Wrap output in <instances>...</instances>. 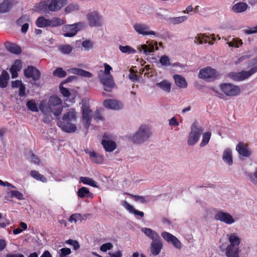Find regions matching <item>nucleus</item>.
Segmentation results:
<instances>
[{
  "instance_id": "10",
  "label": "nucleus",
  "mask_w": 257,
  "mask_h": 257,
  "mask_svg": "<svg viewBox=\"0 0 257 257\" xmlns=\"http://www.w3.org/2000/svg\"><path fill=\"white\" fill-rule=\"evenodd\" d=\"M24 76L27 78H32L34 81L40 79L41 72L37 68L33 66H28L24 71Z\"/></svg>"
},
{
  "instance_id": "30",
  "label": "nucleus",
  "mask_w": 257,
  "mask_h": 257,
  "mask_svg": "<svg viewBox=\"0 0 257 257\" xmlns=\"http://www.w3.org/2000/svg\"><path fill=\"white\" fill-rule=\"evenodd\" d=\"M13 5L12 0H5L0 4V13H5L9 12Z\"/></svg>"
},
{
  "instance_id": "9",
  "label": "nucleus",
  "mask_w": 257,
  "mask_h": 257,
  "mask_svg": "<svg viewBox=\"0 0 257 257\" xmlns=\"http://www.w3.org/2000/svg\"><path fill=\"white\" fill-rule=\"evenodd\" d=\"M103 139L101 141V145L106 152H111L116 148V144L115 142L109 140L111 138L107 133H104L102 136Z\"/></svg>"
},
{
  "instance_id": "20",
  "label": "nucleus",
  "mask_w": 257,
  "mask_h": 257,
  "mask_svg": "<svg viewBox=\"0 0 257 257\" xmlns=\"http://www.w3.org/2000/svg\"><path fill=\"white\" fill-rule=\"evenodd\" d=\"M142 231L144 232L146 236L152 240V241H155L161 239L159 234L155 230L150 228L144 227L142 228Z\"/></svg>"
},
{
  "instance_id": "16",
  "label": "nucleus",
  "mask_w": 257,
  "mask_h": 257,
  "mask_svg": "<svg viewBox=\"0 0 257 257\" xmlns=\"http://www.w3.org/2000/svg\"><path fill=\"white\" fill-rule=\"evenodd\" d=\"M236 150L239 155L244 157H248L251 154V151L248 149L247 144L239 142L236 147Z\"/></svg>"
},
{
  "instance_id": "56",
  "label": "nucleus",
  "mask_w": 257,
  "mask_h": 257,
  "mask_svg": "<svg viewBox=\"0 0 257 257\" xmlns=\"http://www.w3.org/2000/svg\"><path fill=\"white\" fill-rule=\"evenodd\" d=\"M28 197L29 196L27 194L26 195L25 194L24 195L22 193L17 191V199L23 200L24 203L26 204H27Z\"/></svg>"
},
{
  "instance_id": "43",
  "label": "nucleus",
  "mask_w": 257,
  "mask_h": 257,
  "mask_svg": "<svg viewBox=\"0 0 257 257\" xmlns=\"http://www.w3.org/2000/svg\"><path fill=\"white\" fill-rule=\"evenodd\" d=\"M125 194L130 196L136 202H140L142 203H147L148 202V200L146 197L139 195H135L128 193H125Z\"/></svg>"
},
{
  "instance_id": "32",
  "label": "nucleus",
  "mask_w": 257,
  "mask_h": 257,
  "mask_svg": "<svg viewBox=\"0 0 257 257\" xmlns=\"http://www.w3.org/2000/svg\"><path fill=\"white\" fill-rule=\"evenodd\" d=\"M247 5L243 2H239L232 7V10L235 13H242L246 10L247 9Z\"/></svg>"
},
{
  "instance_id": "22",
  "label": "nucleus",
  "mask_w": 257,
  "mask_h": 257,
  "mask_svg": "<svg viewBox=\"0 0 257 257\" xmlns=\"http://www.w3.org/2000/svg\"><path fill=\"white\" fill-rule=\"evenodd\" d=\"M229 244L227 246L231 247H239V245L241 242V238L237 235L236 233H230L227 234Z\"/></svg>"
},
{
  "instance_id": "47",
  "label": "nucleus",
  "mask_w": 257,
  "mask_h": 257,
  "mask_svg": "<svg viewBox=\"0 0 257 257\" xmlns=\"http://www.w3.org/2000/svg\"><path fill=\"white\" fill-rule=\"evenodd\" d=\"M6 49L10 52L16 54V45L10 42H6L5 44Z\"/></svg>"
},
{
  "instance_id": "49",
  "label": "nucleus",
  "mask_w": 257,
  "mask_h": 257,
  "mask_svg": "<svg viewBox=\"0 0 257 257\" xmlns=\"http://www.w3.org/2000/svg\"><path fill=\"white\" fill-rule=\"evenodd\" d=\"M26 105L28 109L32 111L37 112L38 111L37 105L33 100H30L27 101Z\"/></svg>"
},
{
  "instance_id": "19",
  "label": "nucleus",
  "mask_w": 257,
  "mask_h": 257,
  "mask_svg": "<svg viewBox=\"0 0 257 257\" xmlns=\"http://www.w3.org/2000/svg\"><path fill=\"white\" fill-rule=\"evenodd\" d=\"M163 246L161 239L155 241H152L151 243L150 250L152 254L157 255L160 253Z\"/></svg>"
},
{
  "instance_id": "28",
  "label": "nucleus",
  "mask_w": 257,
  "mask_h": 257,
  "mask_svg": "<svg viewBox=\"0 0 257 257\" xmlns=\"http://www.w3.org/2000/svg\"><path fill=\"white\" fill-rule=\"evenodd\" d=\"M77 195L81 198H83L85 196L90 198H92L93 197V193H91L88 188L85 187H82L78 189Z\"/></svg>"
},
{
  "instance_id": "14",
  "label": "nucleus",
  "mask_w": 257,
  "mask_h": 257,
  "mask_svg": "<svg viewBox=\"0 0 257 257\" xmlns=\"http://www.w3.org/2000/svg\"><path fill=\"white\" fill-rule=\"evenodd\" d=\"M161 236L168 242L171 243L177 248H181V243L179 240L174 235L168 232H163Z\"/></svg>"
},
{
  "instance_id": "58",
  "label": "nucleus",
  "mask_w": 257,
  "mask_h": 257,
  "mask_svg": "<svg viewBox=\"0 0 257 257\" xmlns=\"http://www.w3.org/2000/svg\"><path fill=\"white\" fill-rule=\"evenodd\" d=\"M113 247V245L111 243L108 242L103 244L100 246V249L102 251L105 252L107 250H110Z\"/></svg>"
},
{
  "instance_id": "38",
  "label": "nucleus",
  "mask_w": 257,
  "mask_h": 257,
  "mask_svg": "<svg viewBox=\"0 0 257 257\" xmlns=\"http://www.w3.org/2000/svg\"><path fill=\"white\" fill-rule=\"evenodd\" d=\"M156 85L167 92H170L171 91V84L166 80L157 83Z\"/></svg>"
},
{
  "instance_id": "11",
  "label": "nucleus",
  "mask_w": 257,
  "mask_h": 257,
  "mask_svg": "<svg viewBox=\"0 0 257 257\" xmlns=\"http://www.w3.org/2000/svg\"><path fill=\"white\" fill-rule=\"evenodd\" d=\"M135 30L139 34L143 36L145 35H156V33L150 30V27L144 24L136 23L133 26Z\"/></svg>"
},
{
  "instance_id": "23",
  "label": "nucleus",
  "mask_w": 257,
  "mask_h": 257,
  "mask_svg": "<svg viewBox=\"0 0 257 257\" xmlns=\"http://www.w3.org/2000/svg\"><path fill=\"white\" fill-rule=\"evenodd\" d=\"M121 205L130 213H134L136 215H139L141 217H144V213L143 212L135 209L133 206L126 201H122Z\"/></svg>"
},
{
  "instance_id": "3",
  "label": "nucleus",
  "mask_w": 257,
  "mask_h": 257,
  "mask_svg": "<svg viewBox=\"0 0 257 257\" xmlns=\"http://www.w3.org/2000/svg\"><path fill=\"white\" fill-rule=\"evenodd\" d=\"M221 91L227 96L234 97L241 93L239 86L230 83H223L219 85Z\"/></svg>"
},
{
  "instance_id": "42",
  "label": "nucleus",
  "mask_w": 257,
  "mask_h": 257,
  "mask_svg": "<svg viewBox=\"0 0 257 257\" xmlns=\"http://www.w3.org/2000/svg\"><path fill=\"white\" fill-rule=\"evenodd\" d=\"M58 50L62 53L64 54H68L72 51V47L70 45H62L58 47Z\"/></svg>"
},
{
  "instance_id": "24",
  "label": "nucleus",
  "mask_w": 257,
  "mask_h": 257,
  "mask_svg": "<svg viewBox=\"0 0 257 257\" xmlns=\"http://www.w3.org/2000/svg\"><path fill=\"white\" fill-rule=\"evenodd\" d=\"M240 250L239 247L227 246L225 250L226 257H239Z\"/></svg>"
},
{
  "instance_id": "35",
  "label": "nucleus",
  "mask_w": 257,
  "mask_h": 257,
  "mask_svg": "<svg viewBox=\"0 0 257 257\" xmlns=\"http://www.w3.org/2000/svg\"><path fill=\"white\" fill-rule=\"evenodd\" d=\"M30 176L37 181L45 183L47 181V178L42 174H40L38 171L32 170L30 172Z\"/></svg>"
},
{
  "instance_id": "59",
  "label": "nucleus",
  "mask_w": 257,
  "mask_h": 257,
  "mask_svg": "<svg viewBox=\"0 0 257 257\" xmlns=\"http://www.w3.org/2000/svg\"><path fill=\"white\" fill-rule=\"evenodd\" d=\"M186 19L187 18L185 16L173 18L172 19V23L175 24H179L185 21Z\"/></svg>"
},
{
  "instance_id": "25",
  "label": "nucleus",
  "mask_w": 257,
  "mask_h": 257,
  "mask_svg": "<svg viewBox=\"0 0 257 257\" xmlns=\"http://www.w3.org/2000/svg\"><path fill=\"white\" fill-rule=\"evenodd\" d=\"M76 119V112L74 109H72L67 113H65L62 119L58 118V120H62L65 121H75Z\"/></svg>"
},
{
  "instance_id": "54",
  "label": "nucleus",
  "mask_w": 257,
  "mask_h": 257,
  "mask_svg": "<svg viewBox=\"0 0 257 257\" xmlns=\"http://www.w3.org/2000/svg\"><path fill=\"white\" fill-rule=\"evenodd\" d=\"M82 46L85 50L88 51L92 48L93 43L90 40H85L82 43Z\"/></svg>"
},
{
  "instance_id": "51",
  "label": "nucleus",
  "mask_w": 257,
  "mask_h": 257,
  "mask_svg": "<svg viewBox=\"0 0 257 257\" xmlns=\"http://www.w3.org/2000/svg\"><path fill=\"white\" fill-rule=\"evenodd\" d=\"M82 219V216L80 214L75 213L72 214L69 218V221L71 222H77L78 221H81Z\"/></svg>"
},
{
  "instance_id": "53",
  "label": "nucleus",
  "mask_w": 257,
  "mask_h": 257,
  "mask_svg": "<svg viewBox=\"0 0 257 257\" xmlns=\"http://www.w3.org/2000/svg\"><path fill=\"white\" fill-rule=\"evenodd\" d=\"M79 9V6L76 4H71L68 6L65 9V12L67 13H71L73 11L78 10Z\"/></svg>"
},
{
  "instance_id": "41",
  "label": "nucleus",
  "mask_w": 257,
  "mask_h": 257,
  "mask_svg": "<svg viewBox=\"0 0 257 257\" xmlns=\"http://www.w3.org/2000/svg\"><path fill=\"white\" fill-rule=\"evenodd\" d=\"M119 49L122 53L127 54H135L137 52L135 49L128 45L124 46L119 45Z\"/></svg>"
},
{
  "instance_id": "45",
  "label": "nucleus",
  "mask_w": 257,
  "mask_h": 257,
  "mask_svg": "<svg viewBox=\"0 0 257 257\" xmlns=\"http://www.w3.org/2000/svg\"><path fill=\"white\" fill-rule=\"evenodd\" d=\"M53 75L54 76L62 78L66 76L67 73L61 67H58L53 72Z\"/></svg>"
},
{
  "instance_id": "33",
  "label": "nucleus",
  "mask_w": 257,
  "mask_h": 257,
  "mask_svg": "<svg viewBox=\"0 0 257 257\" xmlns=\"http://www.w3.org/2000/svg\"><path fill=\"white\" fill-rule=\"evenodd\" d=\"M64 24V21L63 19L57 17H53L51 19H49L48 27H56L62 26Z\"/></svg>"
},
{
  "instance_id": "29",
  "label": "nucleus",
  "mask_w": 257,
  "mask_h": 257,
  "mask_svg": "<svg viewBox=\"0 0 257 257\" xmlns=\"http://www.w3.org/2000/svg\"><path fill=\"white\" fill-rule=\"evenodd\" d=\"M222 159L228 165L230 166L232 164V152L230 149L227 148L224 150L222 155Z\"/></svg>"
},
{
  "instance_id": "2",
  "label": "nucleus",
  "mask_w": 257,
  "mask_h": 257,
  "mask_svg": "<svg viewBox=\"0 0 257 257\" xmlns=\"http://www.w3.org/2000/svg\"><path fill=\"white\" fill-rule=\"evenodd\" d=\"M152 133L149 126L141 125L135 135L132 138V141L136 144H141L146 141L151 136Z\"/></svg>"
},
{
  "instance_id": "64",
  "label": "nucleus",
  "mask_w": 257,
  "mask_h": 257,
  "mask_svg": "<svg viewBox=\"0 0 257 257\" xmlns=\"http://www.w3.org/2000/svg\"><path fill=\"white\" fill-rule=\"evenodd\" d=\"M249 180L251 182L255 183L256 181L255 178L257 179V168H255V171L253 174H250L248 175Z\"/></svg>"
},
{
  "instance_id": "21",
  "label": "nucleus",
  "mask_w": 257,
  "mask_h": 257,
  "mask_svg": "<svg viewBox=\"0 0 257 257\" xmlns=\"http://www.w3.org/2000/svg\"><path fill=\"white\" fill-rule=\"evenodd\" d=\"M91 110L87 108L83 109L82 121L84 126L86 129L88 128L91 123Z\"/></svg>"
},
{
  "instance_id": "7",
  "label": "nucleus",
  "mask_w": 257,
  "mask_h": 257,
  "mask_svg": "<svg viewBox=\"0 0 257 257\" xmlns=\"http://www.w3.org/2000/svg\"><path fill=\"white\" fill-rule=\"evenodd\" d=\"M86 18L90 27H99L102 25L101 17L96 11L89 12Z\"/></svg>"
},
{
  "instance_id": "44",
  "label": "nucleus",
  "mask_w": 257,
  "mask_h": 257,
  "mask_svg": "<svg viewBox=\"0 0 257 257\" xmlns=\"http://www.w3.org/2000/svg\"><path fill=\"white\" fill-rule=\"evenodd\" d=\"M228 46L230 47H235L239 48L240 46H241L243 43L241 39L239 38H233L232 40L227 43Z\"/></svg>"
},
{
  "instance_id": "36",
  "label": "nucleus",
  "mask_w": 257,
  "mask_h": 257,
  "mask_svg": "<svg viewBox=\"0 0 257 257\" xmlns=\"http://www.w3.org/2000/svg\"><path fill=\"white\" fill-rule=\"evenodd\" d=\"M79 179L80 182H82L84 184H87L95 188H99L97 183L92 178L86 177H80Z\"/></svg>"
},
{
  "instance_id": "39",
  "label": "nucleus",
  "mask_w": 257,
  "mask_h": 257,
  "mask_svg": "<svg viewBox=\"0 0 257 257\" xmlns=\"http://www.w3.org/2000/svg\"><path fill=\"white\" fill-rule=\"evenodd\" d=\"M194 42L198 44H202V43H209L210 44H212V43H211L209 40V38L206 36H204L203 34H198L197 36L195 37Z\"/></svg>"
},
{
  "instance_id": "8",
  "label": "nucleus",
  "mask_w": 257,
  "mask_h": 257,
  "mask_svg": "<svg viewBox=\"0 0 257 257\" xmlns=\"http://www.w3.org/2000/svg\"><path fill=\"white\" fill-rule=\"evenodd\" d=\"M217 77L216 70L207 66L201 69L198 74V77L203 79L213 80Z\"/></svg>"
},
{
  "instance_id": "6",
  "label": "nucleus",
  "mask_w": 257,
  "mask_h": 257,
  "mask_svg": "<svg viewBox=\"0 0 257 257\" xmlns=\"http://www.w3.org/2000/svg\"><path fill=\"white\" fill-rule=\"evenodd\" d=\"M98 76L100 81L103 85L104 90L111 92L114 86L112 75L105 76L103 71L101 70L99 71Z\"/></svg>"
},
{
  "instance_id": "40",
  "label": "nucleus",
  "mask_w": 257,
  "mask_h": 257,
  "mask_svg": "<svg viewBox=\"0 0 257 257\" xmlns=\"http://www.w3.org/2000/svg\"><path fill=\"white\" fill-rule=\"evenodd\" d=\"M49 19L43 16L39 17L36 21V25L39 28H45L48 27Z\"/></svg>"
},
{
  "instance_id": "13",
  "label": "nucleus",
  "mask_w": 257,
  "mask_h": 257,
  "mask_svg": "<svg viewBox=\"0 0 257 257\" xmlns=\"http://www.w3.org/2000/svg\"><path fill=\"white\" fill-rule=\"evenodd\" d=\"M72 122V121L57 120V124L65 132L71 133L75 132L77 130L76 125Z\"/></svg>"
},
{
  "instance_id": "27",
  "label": "nucleus",
  "mask_w": 257,
  "mask_h": 257,
  "mask_svg": "<svg viewBox=\"0 0 257 257\" xmlns=\"http://www.w3.org/2000/svg\"><path fill=\"white\" fill-rule=\"evenodd\" d=\"M176 85L180 88H185L187 87V83L184 77L181 75L175 74L173 76Z\"/></svg>"
},
{
  "instance_id": "18",
  "label": "nucleus",
  "mask_w": 257,
  "mask_h": 257,
  "mask_svg": "<svg viewBox=\"0 0 257 257\" xmlns=\"http://www.w3.org/2000/svg\"><path fill=\"white\" fill-rule=\"evenodd\" d=\"M103 104L105 107L109 109H119L122 107V104L120 102L111 99L104 100Z\"/></svg>"
},
{
  "instance_id": "12",
  "label": "nucleus",
  "mask_w": 257,
  "mask_h": 257,
  "mask_svg": "<svg viewBox=\"0 0 257 257\" xmlns=\"http://www.w3.org/2000/svg\"><path fill=\"white\" fill-rule=\"evenodd\" d=\"M214 219L227 224H231L234 222V219L230 214L222 211H219L215 214Z\"/></svg>"
},
{
  "instance_id": "52",
  "label": "nucleus",
  "mask_w": 257,
  "mask_h": 257,
  "mask_svg": "<svg viewBox=\"0 0 257 257\" xmlns=\"http://www.w3.org/2000/svg\"><path fill=\"white\" fill-rule=\"evenodd\" d=\"M59 89L60 93L64 97L68 98L70 96L71 93L68 88H66L60 85Z\"/></svg>"
},
{
  "instance_id": "60",
  "label": "nucleus",
  "mask_w": 257,
  "mask_h": 257,
  "mask_svg": "<svg viewBox=\"0 0 257 257\" xmlns=\"http://www.w3.org/2000/svg\"><path fill=\"white\" fill-rule=\"evenodd\" d=\"M10 71L13 78L16 77V60L14 61L13 64L10 69Z\"/></svg>"
},
{
  "instance_id": "61",
  "label": "nucleus",
  "mask_w": 257,
  "mask_h": 257,
  "mask_svg": "<svg viewBox=\"0 0 257 257\" xmlns=\"http://www.w3.org/2000/svg\"><path fill=\"white\" fill-rule=\"evenodd\" d=\"M20 225V227L17 228V234L21 233L24 230H26L28 228L27 224L24 222H21Z\"/></svg>"
},
{
  "instance_id": "63",
  "label": "nucleus",
  "mask_w": 257,
  "mask_h": 257,
  "mask_svg": "<svg viewBox=\"0 0 257 257\" xmlns=\"http://www.w3.org/2000/svg\"><path fill=\"white\" fill-rule=\"evenodd\" d=\"M104 71H103V72L104 73V74L105 76L111 75L110 74V70H111V69H112L111 67L106 63H105L104 64Z\"/></svg>"
},
{
  "instance_id": "37",
  "label": "nucleus",
  "mask_w": 257,
  "mask_h": 257,
  "mask_svg": "<svg viewBox=\"0 0 257 257\" xmlns=\"http://www.w3.org/2000/svg\"><path fill=\"white\" fill-rule=\"evenodd\" d=\"M71 72L84 77L89 78L92 76V74L90 72L77 68H72L71 69Z\"/></svg>"
},
{
  "instance_id": "26",
  "label": "nucleus",
  "mask_w": 257,
  "mask_h": 257,
  "mask_svg": "<svg viewBox=\"0 0 257 257\" xmlns=\"http://www.w3.org/2000/svg\"><path fill=\"white\" fill-rule=\"evenodd\" d=\"M89 158L91 161L96 164H102L103 162V157L102 155L95 153V152H88Z\"/></svg>"
},
{
  "instance_id": "62",
  "label": "nucleus",
  "mask_w": 257,
  "mask_h": 257,
  "mask_svg": "<svg viewBox=\"0 0 257 257\" xmlns=\"http://www.w3.org/2000/svg\"><path fill=\"white\" fill-rule=\"evenodd\" d=\"M31 162L36 165H39V163L40 162V159L38 157L36 156L33 153L31 152Z\"/></svg>"
},
{
  "instance_id": "15",
  "label": "nucleus",
  "mask_w": 257,
  "mask_h": 257,
  "mask_svg": "<svg viewBox=\"0 0 257 257\" xmlns=\"http://www.w3.org/2000/svg\"><path fill=\"white\" fill-rule=\"evenodd\" d=\"M66 0H52L50 2L48 1V10L51 12H55L60 10L66 4Z\"/></svg>"
},
{
  "instance_id": "31",
  "label": "nucleus",
  "mask_w": 257,
  "mask_h": 257,
  "mask_svg": "<svg viewBox=\"0 0 257 257\" xmlns=\"http://www.w3.org/2000/svg\"><path fill=\"white\" fill-rule=\"evenodd\" d=\"M48 1H44L36 4L35 6V11L38 12H49Z\"/></svg>"
},
{
  "instance_id": "48",
  "label": "nucleus",
  "mask_w": 257,
  "mask_h": 257,
  "mask_svg": "<svg viewBox=\"0 0 257 257\" xmlns=\"http://www.w3.org/2000/svg\"><path fill=\"white\" fill-rule=\"evenodd\" d=\"M211 137V133L209 132H206L203 134L202 140L200 144V147H202L206 146L209 142Z\"/></svg>"
},
{
  "instance_id": "5",
  "label": "nucleus",
  "mask_w": 257,
  "mask_h": 257,
  "mask_svg": "<svg viewBox=\"0 0 257 257\" xmlns=\"http://www.w3.org/2000/svg\"><path fill=\"white\" fill-rule=\"evenodd\" d=\"M48 106L52 112L56 116H59L63 110L62 101L57 96H52L48 101Z\"/></svg>"
},
{
  "instance_id": "50",
  "label": "nucleus",
  "mask_w": 257,
  "mask_h": 257,
  "mask_svg": "<svg viewBox=\"0 0 257 257\" xmlns=\"http://www.w3.org/2000/svg\"><path fill=\"white\" fill-rule=\"evenodd\" d=\"M159 62L162 66H169L171 65L170 59L169 57L166 55L161 56L160 58Z\"/></svg>"
},
{
  "instance_id": "4",
  "label": "nucleus",
  "mask_w": 257,
  "mask_h": 257,
  "mask_svg": "<svg viewBox=\"0 0 257 257\" xmlns=\"http://www.w3.org/2000/svg\"><path fill=\"white\" fill-rule=\"evenodd\" d=\"M257 72V65L251 68L248 71H241L238 72H230L228 76L235 81H241L249 78L250 76Z\"/></svg>"
},
{
  "instance_id": "17",
  "label": "nucleus",
  "mask_w": 257,
  "mask_h": 257,
  "mask_svg": "<svg viewBox=\"0 0 257 257\" xmlns=\"http://www.w3.org/2000/svg\"><path fill=\"white\" fill-rule=\"evenodd\" d=\"M62 31L64 32L63 35L64 37H72L77 34L78 30L77 29L76 25L73 24L63 26Z\"/></svg>"
},
{
  "instance_id": "55",
  "label": "nucleus",
  "mask_w": 257,
  "mask_h": 257,
  "mask_svg": "<svg viewBox=\"0 0 257 257\" xmlns=\"http://www.w3.org/2000/svg\"><path fill=\"white\" fill-rule=\"evenodd\" d=\"M66 242L67 244H69L73 246V248L75 250H77L80 247L79 242L77 240L69 239L67 240L66 241Z\"/></svg>"
},
{
  "instance_id": "1",
  "label": "nucleus",
  "mask_w": 257,
  "mask_h": 257,
  "mask_svg": "<svg viewBox=\"0 0 257 257\" xmlns=\"http://www.w3.org/2000/svg\"><path fill=\"white\" fill-rule=\"evenodd\" d=\"M203 132L201 126L198 125L197 121H195L192 124L191 132L187 140V144L189 146H194L199 141L201 135Z\"/></svg>"
},
{
  "instance_id": "57",
  "label": "nucleus",
  "mask_w": 257,
  "mask_h": 257,
  "mask_svg": "<svg viewBox=\"0 0 257 257\" xmlns=\"http://www.w3.org/2000/svg\"><path fill=\"white\" fill-rule=\"evenodd\" d=\"M60 251L59 257H67V255L70 254L71 252V249L67 247L61 248Z\"/></svg>"
},
{
  "instance_id": "34",
  "label": "nucleus",
  "mask_w": 257,
  "mask_h": 257,
  "mask_svg": "<svg viewBox=\"0 0 257 257\" xmlns=\"http://www.w3.org/2000/svg\"><path fill=\"white\" fill-rule=\"evenodd\" d=\"M10 78L8 72L4 70L0 75V87L5 88L7 86L8 81Z\"/></svg>"
},
{
  "instance_id": "46",
  "label": "nucleus",
  "mask_w": 257,
  "mask_h": 257,
  "mask_svg": "<svg viewBox=\"0 0 257 257\" xmlns=\"http://www.w3.org/2000/svg\"><path fill=\"white\" fill-rule=\"evenodd\" d=\"M17 88H19V95L21 97L25 95L26 87L21 80H17Z\"/></svg>"
}]
</instances>
